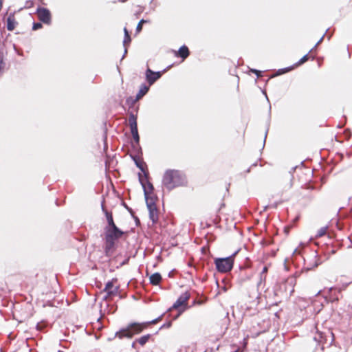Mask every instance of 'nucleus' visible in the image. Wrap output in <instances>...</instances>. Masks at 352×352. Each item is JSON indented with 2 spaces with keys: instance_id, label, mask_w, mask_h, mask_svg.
I'll use <instances>...</instances> for the list:
<instances>
[{
  "instance_id": "423d86ee",
  "label": "nucleus",
  "mask_w": 352,
  "mask_h": 352,
  "mask_svg": "<svg viewBox=\"0 0 352 352\" xmlns=\"http://www.w3.org/2000/svg\"><path fill=\"white\" fill-rule=\"evenodd\" d=\"M296 283V280L294 277H289L285 280L284 283L280 286V289L284 290L285 292L286 297H289L292 296L294 292V286Z\"/></svg>"
},
{
  "instance_id": "393cba45",
  "label": "nucleus",
  "mask_w": 352,
  "mask_h": 352,
  "mask_svg": "<svg viewBox=\"0 0 352 352\" xmlns=\"http://www.w3.org/2000/svg\"><path fill=\"white\" fill-rule=\"evenodd\" d=\"M147 21L144 20V19H142L140 21V22L138 23L137 27H136V32H140L142 29V25L145 23H146Z\"/></svg>"
},
{
  "instance_id": "20e7f679",
  "label": "nucleus",
  "mask_w": 352,
  "mask_h": 352,
  "mask_svg": "<svg viewBox=\"0 0 352 352\" xmlns=\"http://www.w3.org/2000/svg\"><path fill=\"white\" fill-rule=\"evenodd\" d=\"M148 173H144V177H143L140 173H139V181L143 188L145 200L147 199H155L153 196V186L148 180Z\"/></svg>"
},
{
  "instance_id": "c756f323",
  "label": "nucleus",
  "mask_w": 352,
  "mask_h": 352,
  "mask_svg": "<svg viewBox=\"0 0 352 352\" xmlns=\"http://www.w3.org/2000/svg\"><path fill=\"white\" fill-rule=\"evenodd\" d=\"M292 68H285V69H280L278 71V74H283L285 72H287L289 71H290Z\"/></svg>"
},
{
  "instance_id": "39448f33",
  "label": "nucleus",
  "mask_w": 352,
  "mask_h": 352,
  "mask_svg": "<svg viewBox=\"0 0 352 352\" xmlns=\"http://www.w3.org/2000/svg\"><path fill=\"white\" fill-rule=\"evenodd\" d=\"M117 279L113 278L111 280L107 283L104 292L107 293V295L104 297V300H108L109 298L116 296L119 289V285H116Z\"/></svg>"
},
{
  "instance_id": "6e6552de",
  "label": "nucleus",
  "mask_w": 352,
  "mask_h": 352,
  "mask_svg": "<svg viewBox=\"0 0 352 352\" xmlns=\"http://www.w3.org/2000/svg\"><path fill=\"white\" fill-rule=\"evenodd\" d=\"M146 204L149 212V218L153 223H155L158 220V213L155 204V199H147Z\"/></svg>"
},
{
  "instance_id": "1a4fd4ad",
  "label": "nucleus",
  "mask_w": 352,
  "mask_h": 352,
  "mask_svg": "<svg viewBox=\"0 0 352 352\" xmlns=\"http://www.w3.org/2000/svg\"><path fill=\"white\" fill-rule=\"evenodd\" d=\"M123 234L121 231L116 225L113 226H107L105 238L112 239L117 240Z\"/></svg>"
},
{
  "instance_id": "2f4dec72",
  "label": "nucleus",
  "mask_w": 352,
  "mask_h": 352,
  "mask_svg": "<svg viewBox=\"0 0 352 352\" xmlns=\"http://www.w3.org/2000/svg\"><path fill=\"white\" fill-rule=\"evenodd\" d=\"M130 41H129V38H126V36H124V41H123V45L126 47V45L127 43H129Z\"/></svg>"
},
{
  "instance_id": "a878e982",
  "label": "nucleus",
  "mask_w": 352,
  "mask_h": 352,
  "mask_svg": "<svg viewBox=\"0 0 352 352\" xmlns=\"http://www.w3.org/2000/svg\"><path fill=\"white\" fill-rule=\"evenodd\" d=\"M135 164L136 166L144 173H146L144 170V164L142 162H140V161H138V160H135Z\"/></svg>"
},
{
  "instance_id": "4468645a",
  "label": "nucleus",
  "mask_w": 352,
  "mask_h": 352,
  "mask_svg": "<svg viewBox=\"0 0 352 352\" xmlns=\"http://www.w3.org/2000/svg\"><path fill=\"white\" fill-rule=\"evenodd\" d=\"M106 245H105V251L106 254L109 255L111 250L113 249L115 243V239L105 238Z\"/></svg>"
},
{
  "instance_id": "e433bc0d",
  "label": "nucleus",
  "mask_w": 352,
  "mask_h": 352,
  "mask_svg": "<svg viewBox=\"0 0 352 352\" xmlns=\"http://www.w3.org/2000/svg\"><path fill=\"white\" fill-rule=\"evenodd\" d=\"M135 343H136V341H135V342H134L132 344V346H133V347H135Z\"/></svg>"
},
{
  "instance_id": "cd10ccee",
  "label": "nucleus",
  "mask_w": 352,
  "mask_h": 352,
  "mask_svg": "<svg viewBox=\"0 0 352 352\" xmlns=\"http://www.w3.org/2000/svg\"><path fill=\"white\" fill-rule=\"evenodd\" d=\"M323 38H324V36H322L321 37V38H320V39L317 42V43L315 45V46H314V47H313V48L309 51V52H312L313 50H314L317 47V46H318L320 43H322V41Z\"/></svg>"
},
{
  "instance_id": "c85d7f7f",
  "label": "nucleus",
  "mask_w": 352,
  "mask_h": 352,
  "mask_svg": "<svg viewBox=\"0 0 352 352\" xmlns=\"http://www.w3.org/2000/svg\"><path fill=\"white\" fill-rule=\"evenodd\" d=\"M124 36H126V38H129V41H131V37H130L129 32L126 28H124Z\"/></svg>"
},
{
  "instance_id": "a211bd4d",
  "label": "nucleus",
  "mask_w": 352,
  "mask_h": 352,
  "mask_svg": "<svg viewBox=\"0 0 352 352\" xmlns=\"http://www.w3.org/2000/svg\"><path fill=\"white\" fill-rule=\"evenodd\" d=\"M15 28V20L13 16H9L7 19V28L8 30L12 31Z\"/></svg>"
},
{
  "instance_id": "aec40b11",
  "label": "nucleus",
  "mask_w": 352,
  "mask_h": 352,
  "mask_svg": "<svg viewBox=\"0 0 352 352\" xmlns=\"http://www.w3.org/2000/svg\"><path fill=\"white\" fill-rule=\"evenodd\" d=\"M150 337H151L150 334L143 336L141 338H140L139 339H138L136 340V342H138L140 345L143 346L148 341Z\"/></svg>"
},
{
  "instance_id": "412c9836",
  "label": "nucleus",
  "mask_w": 352,
  "mask_h": 352,
  "mask_svg": "<svg viewBox=\"0 0 352 352\" xmlns=\"http://www.w3.org/2000/svg\"><path fill=\"white\" fill-rule=\"evenodd\" d=\"M327 227H322V228H320L318 230V232H317V234H316V237H317V238H318V237L323 236L324 235H325V234H326V233H327Z\"/></svg>"
},
{
  "instance_id": "9b49d317",
  "label": "nucleus",
  "mask_w": 352,
  "mask_h": 352,
  "mask_svg": "<svg viewBox=\"0 0 352 352\" xmlns=\"http://www.w3.org/2000/svg\"><path fill=\"white\" fill-rule=\"evenodd\" d=\"M190 298V294L188 292L183 293L173 305L172 307L169 309V311L172 309H178L183 306H186L188 300Z\"/></svg>"
},
{
  "instance_id": "4c0bfd02",
  "label": "nucleus",
  "mask_w": 352,
  "mask_h": 352,
  "mask_svg": "<svg viewBox=\"0 0 352 352\" xmlns=\"http://www.w3.org/2000/svg\"><path fill=\"white\" fill-rule=\"evenodd\" d=\"M121 2H125L126 0H119Z\"/></svg>"
},
{
  "instance_id": "5701e85b",
  "label": "nucleus",
  "mask_w": 352,
  "mask_h": 352,
  "mask_svg": "<svg viewBox=\"0 0 352 352\" xmlns=\"http://www.w3.org/2000/svg\"><path fill=\"white\" fill-rule=\"evenodd\" d=\"M267 270H268V268H267V266H265L263 268V270H262V272H261V274H260V283H261L263 280L265 279V274L267 272Z\"/></svg>"
},
{
  "instance_id": "f3484780",
  "label": "nucleus",
  "mask_w": 352,
  "mask_h": 352,
  "mask_svg": "<svg viewBox=\"0 0 352 352\" xmlns=\"http://www.w3.org/2000/svg\"><path fill=\"white\" fill-rule=\"evenodd\" d=\"M162 280V276L159 273H155L150 276V282L153 285H157Z\"/></svg>"
},
{
  "instance_id": "2eb2a0df",
  "label": "nucleus",
  "mask_w": 352,
  "mask_h": 352,
  "mask_svg": "<svg viewBox=\"0 0 352 352\" xmlns=\"http://www.w3.org/2000/svg\"><path fill=\"white\" fill-rule=\"evenodd\" d=\"M102 210L104 211V212L105 214V216H106V218H107V223H108V226H113V225H116L114 223V221H113V219L112 214L111 212H108L107 210H106L104 209L103 205H102Z\"/></svg>"
},
{
  "instance_id": "72a5a7b5",
  "label": "nucleus",
  "mask_w": 352,
  "mask_h": 352,
  "mask_svg": "<svg viewBox=\"0 0 352 352\" xmlns=\"http://www.w3.org/2000/svg\"><path fill=\"white\" fill-rule=\"evenodd\" d=\"M126 53H127V50H126V47H125L124 55H125ZM124 56H122V59H124Z\"/></svg>"
},
{
  "instance_id": "7c9ffc66",
  "label": "nucleus",
  "mask_w": 352,
  "mask_h": 352,
  "mask_svg": "<svg viewBox=\"0 0 352 352\" xmlns=\"http://www.w3.org/2000/svg\"><path fill=\"white\" fill-rule=\"evenodd\" d=\"M251 72L256 74L258 77L261 76V72L254 69H251Z\"/></svg>"
},
{
  "instance_id": "f03ea898",
  "label": "nucleus",
  "mask_w": 352,
  "mask_h": 352,
  "mask_svg": "<svg viewBox=\"0 0 352 352\" xmlns=\"http://www.w3.org/2000/svg\"><path fill=\"white\" fill-rule=\"evenodd\" d=\"M162 316L163 315L150 322L142 323H131L129 324L126 328L122 329L119 331L116 332V336L118 337L120 339L123 338H131L134 335L142 332V331L146 328L150 324H156L158 322L162 319Z\"/></svg>"
},
{
  "instance_id": "0eeeda50",
  "label": "nucleus",
  "mask_w": 352,
  "mask_h": 352,
  "mask_svg": "<svg viewBox=\"0 0 352 352\" xmlns=\"http://www.w3.org/2000/svg\"><path fill=\"white\" fill-rule=\"evenodd\" d=\"M36 14L38 19L45 24L50 25L52 22L50 11L45 8H38L36 10Z\"/></svg>"
},
{
  "instance_id": "6ab92c4d",
  "label": "nucleus",
  "mask_w": 352,
  "mask_h": 352,
  "mask_svg": "<svg viewBox=\"0 0 352 352\" xmlns=\"http://www.w3.org/2000/svg\"><path fill=\"white\" fill-rule=\"evenodd\" d=\"M131 132L135 144L138 146L140 142V136L138 134V128L131 129Z\"/></svg>"
},
{
  "instance_id": "f257e3e1",
  "label": "nucleus",
  "mask_w": 352,
  "mask_h": 352,
  "mask_svg": "<svg viewBox=\"0 0 352 352\" xmlns=\"http://www.w3.org/2000/svg\"><path fill=\"white\" fill-rule=\"evenodd\" d=\"M162 185L170 191L176 188L186 186L188 185V179L183 171L168 169L164 173Z\"/></svg>"
},
{
  "instance_id": "9d476101",
  "label": "nucleus",
  "mask_w": 352,
  "mask_h": 352,
  "mask_svg": "<svg viewBox=\"0 0 352 352\" xmlns=\"http://www.w3.org/2000/svg\"><path fill=\"white\" fill-rule=\"evenodd\" d=\"M145 76L149 86H151L160 78L162 76V72H153L150 68H148L146 71Z\"/></svg>"
},
{
  "instance_id": "58836bf2",
  "label": "nucleus",
  "mask_w": 352,
  "mask_h": 352,
  "mask_svg": "<svg viewBox=\"0 0 352 352\" xmlns=\"http://www.w3.org/2000/svg\"><path fill=\"white\" fill-rule=\"evenodd\" d=\"M246 278H247V279H250V276H247V277H246Z\"/></svg>"
},
{
  "instance_id": "dca6fc26",
  "label": "nucleus",
  "mask_w": 352,
  "mask_h": 352,
  "mask_svg": "<svg viewBox=\"0 0 352 352\" xmlns=\"http://www.w3.org/2000/svg\"><path fill=\"white\" fill-rule=\"evenodd\" d=\"M129 125L131 129L138 128L137 118L133 113H130L129 115Z\"/></svg>"
},
{
  "instance_id": "4be33fe9",
  "label": "nucleus",
  "mask_w": 352,
  "mask_h": 352,
  "mask_svg": "<svg viewBox=\"0 0 352 352\" xmlns=\"http://www.w3.org/2000/svg\"><path fill=\"white\" fill-rule=\"evenodd\" d=\"M5 67L4 56L2 52H0V72H1Z\"/></svg>"
},
{
  "instance_id": "c9c22d12",
  "label": "nucleus",
  "mask_w": 352,
  "mask_h": 352,
  "mask_svg": "<svg viewBox=\"0 0 352 352\" xmlns=\"http://www.w3.org/2000/svg\"><path fill=\"white\" fill-rule=\"evenodd\" d=\"M36 327H37L38 329H42V327L39 324H37Z\"/></svg>"
},
{
  "instance_id": "f704fd0d",
  "label": "nucleus",
  "mask_w": 352,
  "mask_h": 352,
  "mask_svg": "<svg viewBox=\"0 0 352 352\" xmlns=\"http://www.w3.org/2000/svg\"><path fill=\"white\" fill-rule=\"evenodd\" d=\"M126 53H127V50H126V47H125L124 55H125ZM124 56H122V59H124Z\"/></svg>"
},
{
  "instance_id": "ddd939ff",
  "label": "nucleus",
  "mask_w": 352,
  "mask_h": 352,
  "mask_svg": "<svg viewBox=\"0 0 352 352\" xmlns=\"http://www.w3.org/2000/svg\"><path fill=\"white\" fill-rule=\"evenodd\" d=\"M190 54L188 48L186 45L182 46L177 52H175L176 56L182 58L183 60L186 59Z\"/></svg>"
},
{
  "instance_id": "b1692460",
  "label": "nucleus",
  "mask_w": 352,
  "mask_h": 352,
  "mask_svg": "<svg viewBox=\"0 0 352 352\" xmlns=\"http://www.w3.org/2000/svg\"><path fill=\"white\" fill-rule=\"evenodd\" d=\"M309 59V55L308 54H306L304 56H302L300 60L296 64V66H299V65H301L302 64H303L304 63H305L306 61H307Z\"/></svg>"
},
{
  "instance_id": "473e14b6",
  "label": "nucleus",
  "mask_w": 352,
  "mask_h": 352,
  "mask_svg": "<svg viewBox=\"0 0 352 352\" xmlns=\"http://www.w3.org/2000/svg\"><path fill=\"white\" fill-rule=\"evenodd\" d=\"M185 309L186 308H182V309H179L178 315H180L185 310Z\"/></svg>"
},
{
  "instance_id": "bb28decb",
  "label": "nucleus",
  "mask_w": 352,
  "mask_h": 352,
  "mask_svg": "<svg viewBox=\"0 0 352 352\" xmlns=\"http://www.w3.org/2000/svg\"><path fill=\"white\" fill-rule=\"evenodd\" d=\"M42 28V24L40 23H34L32 26L33 30H37Z\"/></svg>"
},
{
  "instance_id": "f8f14e48",
  "label": "nucleus",
  "mask_w": 352,
  "mask_h": 352,
  "mask_svg": "<svg viewBox=\"0 0 352 352\" xmlns=\"http://www.w3.org/2000/svg\"><path fill=\"white\" fill-rule=\"evenodd\" d=\"M149 90V85H146L145 84H142L138 93L136 95L135 99L134 102H136L140 100L143 96H144Z\"/></svg>"
},
{
  "instance_id": "7ed1b4c3",
  "label": "nucleus",
  "mask_w": 352,
  "mask_h": 352,
  "mask_svg": "<svg viewBox=\"0 0 352 352\" xmlns=\"http://www.w3.org/2000/svg\"><path fill=\"white\" fill-rule=\"evenodd\" d=\"M236 253V252L232 256L226 258H216L214 263L217 270L223 273L230 271L233 267V258Z\"/></svg>"
}]
</instances>
